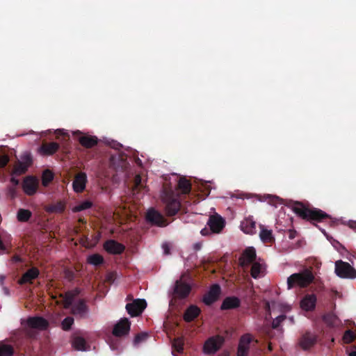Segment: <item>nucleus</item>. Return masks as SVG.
I'll return each mask as SVG.
<instances>
[{
	"mask_svg": "<svg viewBox=\"0 0 356 356\" xmlns=\"http://www.w3.org/2000/svg\"><path fill=\"white\" fill-rule=\"evenodd\" d=\"M297 235V232L294 229L289 230V238L290 239H293Z\"/></svg>",
	"mask_w": 356,
	"mask_h": 356,
	"instance_id": "49",
	"label": "nucleus"
},
{
	"mask_svg": "<svg viewBox=\"0 0 356 356\" xmlns=\"http://www.w3.org/2000/svg\"><path fill=\"white\" fill-rule=\"evenodd\" d=\"M54 179V175L49 170H46L42 175V184L47 186Z\"/></svg>",
	"mask_w": 356,
	"mask_h": 356,
	"instance_id": "41",
	"label": "nucleus"
},
{
	"mask_svg": "<svg viewBox=\"0 0 356 356\" xmlns=\"http://www.w3.org/2000/svg\"><path fill=\"white\" fill-rule=\"evenodd\" d=\"M292 210L301 218L310 221L316 225L314 222H323L330 219V216L320 209L309 207L300 202H294L292 204Z\"/></svg>",
	"mask_w": 356,
	"mask_h": 356,
	"instance_id": "2",
	"label": "nucleus"
},
{
	"mask_svg": "<svg viewBox=\"0 0 356 356\" xmlns=\"http://www.w3.org/2000/svg\"><path fill=\"white\" fill-rule=\"evenodd\" d=\"M38 187V180L33 177L29 176L23 181L22 188L24 192L28 195H34L37 191Z\"/></svg>",
	"mask_w": 356,
	"mask_h": 356,
	"instance_id": "16",
	"label": "nucleus"
},
{
	"mask_svg": "<svg viewBox=\"0 0 356 356\" xmlns=\"http://www.w3.org/2000/svg\"><path fill=\"white\" fill-rule=\"evenodd\" d=\"M87 182V176L85 172H79L76 175L72 183L73 189L76 193H81L85 190Z\"/></svg>",
	"mask_w": 356,
	"mask_h": 356,
	"instance_id": "17",
	"label": "nucleus"
},
{
	"mask_svg": "<svg viewBox=\"0 0 356 356\" xmlns=\"http://www.w3.org/2000/svg\"><path fill=\"white\" fill-rule=\"evenodd\" d=\"M147 307L145 299H136L131 303L126 305V309L128 314L132 316H140Z\"/></svg>",
	"mask_w": 356,
	"mask_h": 356,
	"instance_id": "7",
	"label": "nucleus"
},
{
	"mask_svg": "<svg viewBox=\"0 0 356 356\" xmlns=\"http://www.w3.org/2000/svg\"><path fill=\"white\" fill-rule=\"evenodd\" d=\"M40 275V270L36 267H31L27 270L17 281L19 285H24L26 284H32L33 280L38 277Z\"/></svg>",
	"mask_w": 356,
	"mask_h": 356,
	"instance_id": "14",
	"label": "nucleus"
},
{
	"mask_svg": "<svg viewBox=\"0 0 356 356\" xmlns=\"http://www.w3.org/2000/svg\"><path fill=\"white\" fill-rule=\"evenodd\" d=\"M241 300L236 296H229L224 299L220 306V309H233L240 307Z\"/></svg>",
	"mask_w": 356,
	"mask_h": 356,
	"instance_id": "22",
	"label": "nucleus"
},
{
	"mask_svg": "<svg viewBox=\"0 0 356 356\" xmlns=\"http://www.w3.org/2000/svg\"><path fill=\"white\" fill-rule=\"evenodd\" d=\"M269 198H270V202L273 204H276V202L279 200L278 197H274V196H269Z\"/></svg>",
	"mask_w": 356,
	"mask_h": 356,
	"instance_id": "52",
	"label": "nucleus"
},
{
	"mask_svg": "<svg viewBox=\"0 0 356 356\" xmlns=\"http://www.w3.org/2000/svg\"><path fill=\"white\" fill-rule=\"evenodd\" d=\"M32 216V213L29 209H19L17 213V218L18 221L22 222H26L29 220Z\"/></svg>",
	"mask_w": 356,
	"mask_h": 356,
	"instance_id": "33",
	"label": "nucleus"
},
{
	"mask_svg": "<svg viewBox=\"0 0 356 356\" xmlns=\"http://www.w3.org/2000/svg\"><path fill=\"white\" fill-rule=\"evenodd\" d=\"M14 352L12 345L6 343L3 341H0V356H13Z\"/></svg>",
	"mask_w": 356,
	"mask_h": 356,
	"instance_id": "31",
	"label": "nucleus"
},
{
	"mask_svg": "<svg viewBox=\"0 0 356 356\" xmlns=\"http://www.w3.org/2000/svg\"><path fill=\"white\" fill-rule=\"evenodd\" d=\"M256 257L255 249L253 247H248L243 250L240 256L238 259L239 265L243 268L248 267L250 264L256 262Z\"/></svg>",
	"mask_w": 356,
	"mask_h": 356,
	"instance_id": "9",
	"label": "nucleus"
},
{
	"mask_svg": "<svg viewBox=\"0 0 356 356\" xmlns=\"http://www.w3.org/2000/svg\"><path fill=\"white\" fill-rule=\"evenodd\" d=\"M110 347L112 350H116L118 349V344L117 343H111L110 344Z\"/></svg>",
	"mask_w": 356,
	"mask_h": 356,
	"instance_id": "55",
	"label": "nucleus"
},
{
	"mask_svg": "<svg viewBox=\"0 0 356 356\" xmlns=\"http://www.w3.org/2000/svg\"><path fill=\"white\" fill-rule=\"evenodd\" d=\"M207 225L212 233H220L225 227V220L219 215L210 216Z\"/></svg>",
	"mask_w": 356,
	"mask_h": 356,
	"instance_id": "13",
	"label": "nucleus"
},
{
	"mask_svg": "<svg viewBox=\"0 0 356 356\" xmlns=\"http://www.w3.org/2000/svg\"><path fill=\"white\" fill-rule=\"evenodd\" d=\"M104 248L109 254H120L124 251L125 246L115 240L110 239L104 243Z\"/></svg>",
	"mask_w": 356,
	"mask_h": 356,
	"instance_id": "15",
	"label": "nucleus"
},
{
	"mask_svg": "<svg viewBox=\"0 0 356 356\" xmlns=\"http://www.w3.org/2000/svg\"><path fill=\"white\" fill-rule=\"evenodd\" d=\"M316 336L307 332L300 339L299 345L302 349L307 350L313 346L316 343Z\"/></svg>",
	"mask_w": 356,
	"mask_h": 356,
	"instance_id": "20",
	"label": "nucleus"
},
{
	"mask_svg": "<svg viewBox=\"0 0 356 356\" xmlns=\"http://www.w3.org/2000/svg\"><path fill=\"white\" fill-rule=\"evenodd\" d=\"M221 293V289L219 284H213L209 291L204 296L203 302L207 305H211L214 303L219 298Z\"/></svg>",
	"mask_w": 356,
	"mask_h": 356,
	"instance_id": "12",
	"label": "nucleus"
},
{
	"mask_svg": "<svg viewBox=\"0 0 356 356\" xmlns=\"http://www.w3.org/2000/svg\"><path fill=\"white\" fill-rule=\"evenodd\" d=\"M173 347L178 353H181L184 350V342L182 339L178 338L174 340Z\"/></svg>",
	"mask_w": 356,
	"mask_h": 356,
	"instance_id": "45",
	"label": "nucleus"
},
{
	"mask_svg": "<svg viewBox=\"0 0 356 356\" xmlns=\"http://www.w3.org/2000/svg\"><path fill=\"white\" fill-rule=\"evenodd\" d=\"M131 323L127 318H123L117 323L113 330V334L115 337H122L129 334Z\"/></svg>",
	"mask_w": 356,
	"mask_h": 356,
	"instance_id": "11",
	"label": "nucleus"
},
{
	"mask_svg": "<svg viewBox=\"0 0 356 356\" xmlns=\"http://www.w3.org/2000/svg\"><path fill=\"white\" fill-rule=\"evenodd\" d=\"M191 291V286L181 281H177L175 286V294L179 298H186Z\"/></svg>",
	"mask_w": 356,
	"mask_h": 356,
	"instance_id": "18",
	"label": "nucleus"
},
{
	"mask_svg": "<svg viewBox=\"0 0 356 356\" xmlns=\"http://www.w3.org/2000/svg\"><path fill=\"white\" fill-rule=\"evenodd\" d=\"M314 276L309 268H305L300 273H293L287 278V287L289 289L295 286L305 288L313 282Z\"/></svg>",
	"mask_w": 356,
	"mask_h": 356,
	"instance_id": "4",
	"label": "nucleus"
},
{
	"mask_svg": "<svg viewBox=\"0 0 356 356\" xmlns=\"http://www.w3.org/2000/svg\"><path fill=\"white\" fill-rule=\"evenodd\" d=\"M80 293V289L79 288H76L73 290L68 291L65 293H60V297L63 299L64 308L69 309L72 306V311L74 314L83 315L86 314L88 310V306L86 305L84 300L81 299L72 305L74 298L78 296Z\"/></svg>",
	"mask_w": 356,
	"mask_h": 356,
	"instance_id": "3",
	"label": "nucleus"
},
{
	"mask_svg": "<svg viewBox=\"0 0 356 356\" xmlns=\"http://www.w3.org/2000/svg\"><path fill=\"white\" fill-rule=\"evenodd\" d=\"M74 318L71 316L65 318L61 323V327L65 331H68L71 329L74 323Z\"/></svg>",
	"mask_w": 356,
	"mask_h": 356,
	"instance_id": "40",
	"label": "nucleus"
},
{
	"mask_svg": "<svg viewBox=\"0 0 356 356\" xmlns=\"http://www.w3.org/2000/svg\"><path fill=\"white\" fill-rule=\"evenodd\" d=\"M25 165L30 167L33 164V157L29 152H25L21 156L20 160L17 161Z\"/></svg>",
	"mask_w": 356,
	"mask_h": 356,
	"instance_id": "38",
	"label": "nucleus"
},
{
	"mask_svg": "<svg viewBox=\"0 0 356 356\" xmlns=\"http://www.w3.org/2000/svg\"><path fill=\"white\" fill-rule=\"evenodd\" d=\"M74 134H81V132L80 131H76L74 133Z\"/></svg>",
	"mask_w": 356,
	"mask_h": 356,
	"instance_id": "60",
	"label": "nucleus"
},
{
	"mask_svg": "<svg viewBox=\"0 0 356 356\" xmlns=\"http://www.w3.org/2000/svg\"><path fill=\"white\" fill-rule=\"evenodd\" d=\"M263 270L264 267L261 264L257 261L254 262L252 264L250 275L253 278L257 279L261 276V274L263 273Z\"/></svg>",
	"mask_w": 356,
	"mask_h": 356,
	"instance_id": "34",
	"label": "nucleus"
},
{
	"mask_svg": "<svg viewBox=\"0 0 356 356\" xmlns=\"http://www.w3.org/2000/svg\"><path fill=\"white\" fill-rule=\"evenodd\" d=\"M241 230L245 234H253L256 232V222L252 216L245 218L241 223Z\"/></svg>",
	"mask_w": 356,
	"mask_h": 356,
	"instance_id": "23",
	"label": "nucleus"
},
{
	"mask_svg": "<svg viewBox=\"0 0 356 356\" xmlns=\"http://www.w3.org/2000/svg\"><path fill=\"white\" fill-rule=\"evenodd\" d=\"M3 280H4V277H3V276L0 277V282L1 284H3Z\"/></svg>",
	"mask_w": 356,
	"mask_h": 356,
	"instance_id": "59",
	"label": "nucleus"
},
{
	"mask_svg": "<svg viewBox=\"0 0 356 356\" xmlns=\"http://www.w3.org/2000/svg\"><path fill=\"white\" fill-rule=\"evenodd\" d=\"M163 248L164 250V252L165 254H168L170 253V248L168 247V245L167 244H163Z\"/></svg>",
	"mask_w": 356,
	"mask_h": 356,
	"instance_id": "53",
	"label": "nucleus"
},
{
	"mask_svg": "<svg viewBox=\"0 0 356 356\" xmlns=\"http://www.w3.org/2000/svg\"><path fill=\"white\" fill-rule=\"evenodd\" d=\"M9 157L6 154H3L0 156V168H3L6 166L8 163L9 162Z\"/></svg>",
	"mask_w": 356,
	"mask_h": 356,
	"instance_id": "47",
	"label": "nucleus"
},
{
	"mask_svg": "<svg viewBox=\"0 0 356 356\" xmlns=\"http://www.w3.org/2000/svg\"><path fill=\"white\" fill-rule=\"evenodd\" d=\"M202 243H196L193 245V248L195 250L198 251L202 248Z\"/></svg>",
	"mask_w": 356,
	"mask_h": 356,
	"instance_id": "51",
	"label": "nucleus"
},
{
	"mask_svg": "<svg viewBox=\"0 0 356 356\" xmlns=\"http://www.w3.org/2000/svg\"><path fill=\"white\" fill-rule=\"evenodd\" d=\"M78 140L83 147L87 149L92 148L98 143V138L90 135H81L79 137Z\"/></svg>",
	"mask_w": 356,
	"mask_h": 356,
	"instance_id": "24",
	"label": "nucleus"
},
{
	"mask_svg": "<svg viewBox=\"0 0 356 356\" xmlns=\"http://www.w3.org/2000/svg\"><path fill=\"white\" fill-rule=\"evenodd\" d=\"M261 229L259 234V236L264 243H272L275 241L271 230L266 229L264 228L263 226H261Z\"/></svg>",
	"mask_w": 356,
	"mask_h": 356,
	"instance_id": "32",
	"label": "nucleus"
},
{
	"mask_svg": "<svg viewBox=\"0 0 356 356\" xmlns=\"http://www.w3.org/2000/svg\"><path fill=\"white\" fill-rule=\"evenodd\" d=\"M29 168L24 164L17 161L13 168V173L16 175H23L26 172Z\"/></svg>",
	"mask_w": 356,
	"mask_h": 356,
	"instance_id": "36",
	"label": "nucleus"
},
{
	"mask_svg": "<svg viewBox=\"0 0 356 356\" xmlns=\"http://www.w3.org/2000/svg\"><path fill=\"white\" fill-rule=\"evenodd\" d=\"M72 345V347L77 350L85 351L90 348V346L87 345L84 338L80 336L73 337Z\"/></svg>",
	"mask_w": 356,
	"mask_h": 356,
	"instance_id": "27",
	"label": "nucleus"
},
{
	"mask_svg": "<svg viewBox=\"0 0 356 356\" xmlns=\"http://www.w3.org/2000/svg\"><path fill=\"white\" fill-rule=\"evenodd\" d=\"M145 188V186L143 185L142 181V178L140 175H137L134 178V191H140Z\"/></svg>",
	"mask_w": 356,
	"mask_h": 356,
	"instance_id": "39",
	"label": "nucleus"
},
{
	"mask_svg": "<svg viewBox=\"0 0 356 356\" xmlns=\"http://www.w3.org/2000/svg\"><path fill=\"white\" fill-rule=\"evenodd\" d=\"M147 338V334L145 332L138 334L134 340V344H138L142 341H144Z\"/></svg>",
	"mask_w": 356,
	"mask_h": 356,
	"instance_id": "46",
	"label": "nucleus"
},
{
	"mask_svg": "<svg viewBox=\"0 0 356 356\" xmlns=\"http://www.w3.org/2000/svg\"><path fill=\"white\" fill-rule=\"evenodd\" d=\"M316 297L314 294H307L300 301V307L305 311H312L315 309Z\"/></svg>",
	"mask_w": 356,
	"mask_h": 356,
	"instance_id": "21",
	"label": "nucleus"
},
{
	"mask_svg": "<svg viewBox=\"0 0 356 356\" xmlns=\"http://www.w3.org/2000/svg\"><path fill=\"white\" fill-rule=\"evenodd\" d=\"M222 343L223 339L219 336L211 337L204 343V352L207 354H213L220 348Z\"/></svg>",
	"mask_w": 356,
	"mask_h": 356,
	"instance_id": "10",
	"label": "nucleus"
},
{
	"mask_svg": "<svg viewBox=\"0 0 356 356\" xmlns=\"http://www.w3.org/2000/svg\"><path fill=\"white\" fill-rule=\"evenodd\" d=\"M335 273L341 278H356V270L349 263L342 260L335 262Z\"/></svg>",
	"mask_w": 356,
	"mask_h": 356,
	"instance_id": "5",
	"label": "nucleus"
},
{
	"mask_svg": "<svg viewBox=\"0 0 356 356\" xmlns=\"http://www.w3.org/2000/svg\"><path fill=\"white\" fill-rule=\"evenodd\" d=\"M92 202H90L89 200H86V201L80 203L79 204L75 206L72 209V211L74 213L79 212V211L90 209V207H92Z\"/></svg>",
	"mask_w": 356,
	"mask_h": 356,
	"instance_id": "37",
	"label": "nucleus"
},
{
	"mask_svg": "<svg viewBox=\"0 0 356 356\" xmlns=\"http://www.w3.org/2000/svg\"><path fill=\"white\" fill-rule=\"evenodd\" d=\"M348 356H356V346L355 350L350 352Z\"/></svg>",
	"mask_w": 356,
	"mask_h": 356,
	"instance_id": "56",
	"label": "nucleus"
},
{
	"mask_svg": "<svg viewBox=\"0 0 356 356\" xmlns=\"http://www.w3.org/2000/svg\"><path fill=\"white\" fill-rule=\"evenodd\" d=\"M124 159L123 156L120 154L111 155L110 158V165L114 168H122L124 165Z\"/></svg>",
	"mask_w": 356,
	"mask_h": 356,
	"instance_id": "30",
	"label": "nucleus"
},
{
	"mask_svg": "<svg viewBox=\"0 0 356 356\" xmlns=\"http://www.w3.org/2000/svg\"><path fill=\"white\" fill-rule=\"evenodd\" d=\"M161 200L167 216L177 215L181 209L179 194L170 185H164L161 193Z\"/></svg>",
	"mask_w": 356,
	"mask_h": 356,
	"instance_id": "1",
	"label": "nucleus"
},
{
	"mask_svg": "<svg viewBox=\"0 0 356 356\" xmlns=\"http://www.w3.org/2000/svg\"><path fill=\"white\" fill-rule=\"evenodd\" d=\"M323 320L329 325H334L336 323L337 317L332 314H327L323 316Z\"/></svg>",
	"mask_w": 356,
	"mask_h": 356,
	"instance_id": "43",
	"label": "nucleus"
},
{
	"mask_svg": "<svg viewBox=\"0 0 356 356\" xmlns=\"http://www.w3.org/2000/svg\"><path fill=\"white\" fill-rule=\"evenodd\" d=\"M13 261H15V262H21L22 261V259H21V257L19 255H14L13 257Z\"/></svg>",
	"mask_w": 356,
	"mask_h": 356,
	"instance_id": "54",
	"label": "nucleus"
},
{
	"mask_svg": "<svg viewBox=\"0 0 356 356\" xmlns=\"http://www.w3.org/2000/svg\"><path fill=\"white\" fill-rule=\"evenodd\" d=\"M200 309L196 305L189 306L184 312V319L186 322L194 321L200 314Z\"/></svg>",
	"mask_w": 356,
	"mask_h": 356,
	"instance_id": "25",
	"label": "nucleus"
},
{
	"mask_svg": "<svg viewBox=\"0 0 356 356\" xmlns=\"http://www.w3.org/2000/svg\"><path fill=\"white\" fill-rule=\"evenodd\" d=\"M79 222H81V223H82V224H86V219H84V218H80L79 219Z\"/></svg>",
	"mask_w": 356,
	"mask_h": 356,
	"instance_id": "57",
	"label": "nucleus"
},
{
	"mask_svg": "<svg viewBox=\"0 0 356 356\" xmlns=\"http://www.w3.org/2000/svg\"><path fill=\"white\" fill-rule=\"evenodd\" d=\"M65 209V204L62 201H58L55 204H51L45 206L44 210L49 213H61Z\"/></svg>",
	"mask_w": 356,
	"mask_h": 356,
	"instance_id": "29",
	"label": "nucleus"
},
{
	"mask_svg": "<svg viewBox=\"0 0 356 356\" xmlns=\"http://www.w3.org/2000/svg\"><path fill=\"white\" fill-rule=\"evenodd\" d=\"M146 220L152 225L157 227H165L168 225L167 220L159 211L152 208L149 209L146 214Z\"/></svg>",
	"mask_w": 356,
	"mask_h": 356,
	"instance_id": "6",
	"label": "nucleus"
},
{
	"mask_svg": "<svg viewBox=\"0 0 356 356\" xmlns=\"http://www.w3.org/2000/svg\"><path fill=\"white\" fill-rule=\"evenodd\" d=\"M286 318V316L285 315H280L275 318L272 323L273 328L277 329Z\"/></svg>",
	"mask_w": 356,
	"mask_h": 356,
	"instance_id": "44",
	"label": "nucleus"
},
{
	"mask_svg": "<svg viewBox=\"0 0 356 356\" xmlns=\"http://www.w3.org/2000/svg\"><path fill=\"white\" fill-rule=\"evenodd\" d=\"M252 341L257 343V340H254L251 334H245L241 336L238 345L237 356H248Z\"/></svg>",
	"mask_w": 356,
	"mask_h": 356,
	"instance_id": "8",
	"label": "nucleus"
},
{
	"mask_svg": "<svg viewBox=\"0 0 356 356\" xmlns=\"http://www.w3.org/2000/svg\"><path fill=\"white\" fill-rule=\"evenodd\" d=\"M88 262L92 265L97 266L104 263V258L99 254H93L88 257Z\"/></svg>",
	"mask_w": 356,
	"mask_h": 356,
	"instance_id": "35",
	"label": "nucleus"
},
{
	"mask_svg": "<svg viewBox=\"0 0 356 356\" xmlns=\"http://www.w3.org/2000/svg\"><path fill=\"white\" fill-rule=\"evenodd\" d=\"M27 324L32 328L46 330L49 326L48 321L41 316L30 317L27 320Z\"/></svg>",
	"mask_w": 356,
	"mask_h": 356,
	"instance_id": "19",
	"label": "nucleus"
},
{
	"mask_svg": "<svg viewBox=\"0 0 356 356\" xmlns=\"http://www.w3.org/2000/svg\"><path fill=\"white\" fill-rule=\"evenodd\" d=\"M175 190L176 191L179 190L182 194H188L191 191V184L190 181L185 177H181Z\"/></svg>",
	"mask_w": 356,
	"mask_h": 356,
	"instance_id": "28",
	"label": "nucleus"
},
{
	"mask_svg": "<svg viewBox=\"0 0 356 356\" xmlns=\"http://www.w3.org/2000/svg\"><path fill=\"white\" fill-rule=\"evenodd\" d=\"M354 339L355 335L351 330H348L344 332L343 336V341L345 343H350L353 341Z\"/></svg>",
	"mask_w": 356,
	"mask_h": 356,
	"instance_id": "42",
	"label": "nucleus"
},
{
	"mask_svg": "<svg viewBox=\"0 0 356 356\" xmlns=\"http://www.w3.org/2000/svg\"><path fill=\"white\" fill-rule=\"evenodd\" d=\"M211 231L210 228L208 229V228L205 227L201 230L200 233L202 236H207L211 234Z\"/></svg>",
	"mask_w": 356,
	"mask_h": 356,
	"instance_id": "50",
	"label": "nucleus"
},
{
	"mask_svg": "<svg viewBox=\"0 0 356 356\" xmlns=\"http://www.w3.org/2000/svg\"><path fill=\"white\" fill-rule=\"evenodd\" d=\"M56 134L57 135L56 138L57 139L60 138V136H63L64 138H67V139L70 138L69 135L67 133H65L63 130L62 129H57L56 131Z\"/></svg>",
	"mask_w": 356,
	"mask_h": 356,
	"instance_id": "48",
	"label": "nucleus"
},
{
	"mask_svg": "<svg viewBox=\"0 0 356 356\" xmlns=\"http://www.w3.org/2000/svg\"><path fill=\"white\" fill-rule=\"evenodd\" d=\"M3 291H4L5 294H6V295H9V290H8V288H6V287H3Z\"/></svg>",
	"mask_w": 356,
	"mask_h": 356,
	"instance_id": "58",
	"label": "nucleus"
},
{
	"mask_svg": "<svg viewBox=\"0 0 356 356\" xmlns=\"http://www.w3.org/2000/svg\"><path fill=\"white\" fill-rule=\"evenodd\" d=\"M59 144L55 142L43 143L40 147V152L44 155H52L59 149Z\"/></svg>",
	"mask_w": 356,
	"mask_h": 356,
	"instance_id": "26",
	"label": "nucleus"
}]
</instances>
